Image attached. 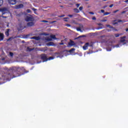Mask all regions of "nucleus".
<instances>
[{"label":"nucleus","mask_w":128,"mask_h":128,"mask_svg":"<svg viewBox=\"0 0 128 128\" xmlns=\"http://www.w3.org/2000/svg\"><path fill=\"white\" fill-rule=\"evenodd\" d=\"M120 10H116L114 11V14H116V12H118Z\"/></svg>","instance_id":"nucleus-35"},{"label":"nucleus","mask_w":128,"mask_h":128,"mask_svg":"<svg viewBox=\"0 0 128 128\" xmlns=\"http://www.w3.org/2000/svg\"><path fill=\"white\" fill-rule=\"evenodd\" d=\"M76 50V48H71L70 50H69V52H70V54H72V52Z\"/></svg>","instance_id":"nucleus-20"},{"label":"nucleus","mask_w":128,"mask_h":128,"mask_svg":"<svg viewBox=\"0 0 128 128\" xmlns=\"http://www.w3.org/2000/svg\"><path fill=\"white\" fill-rule=\"evenodd\" d=\"M68 18H64V20H68Z\"/></svg>","instance_id":"nucleus-44"},{"label":"nucleus","mask_w":128,"mask_h":128,"mask_svg":"<svg viewBox=\"0 0 128 128\" xmlns=\"http://www.w3.org/2000/svg\"><path fill=\"white\" fill-rule=\"evenodd\" d=\"M76 6L77 8H78V7L80 6V4H76Z\"/></svg>","instance_id":"nucleus-40"},{"label":"nucleus","mask_w":128,"mask_h":128,"mask_svg":"<svg viewBox=\"0 0 128 128\" xmlns=\"http://www.w3.org/2000/svg\"><path fill=\"white\" fill-rule=\"evenodd\" d=\"M45 40H47V42H52V38H50V37L46 38Z\"/></svg>","instance_id":"nucleus-17"},{"label":"nucleus","mask_w":128,"mask_h":128,"mask_svg":"<svg viewBox=\"0 0 128 128\" xmlns=\"http://www.w3.org/2000/svg\"><path fill=\"white\" fill-rule=\"evenodd\" d=\"M116 48H120V44L116 45Z\"/></svg>","instance_id":"nucleus-45"},{"label":"nucleus","mask_w":128,"mask_h":128,"mask_svg":"<svg viewBox=\"0 0 128 128\" xmlns=\"http://www.w3.org/2000/svg\"><path fill=\"white\" fill-rule=\"evenodd\" d=\"M116 28H114V30H115L116 32H118V29H115Z\"/></svg>","instance_id":"nucleus-46"},{"label":"nucleus","mask_w":128,"mask_h":128,"mask_svg":"<svg viewBox=\"0 0 128 128\" xmlns=\"http://www.w3.org/2000/svg\"><path fill=\"white\" fill-rule=\"evenodd\" d=\"M26 12H31L32 10H30V9H28Z\"/></svg>","instance_id":"nucleus-34"},{"label":"nucleus","mask_w":128,"mask_h":128,"mask_svg":"<svg viewBox=\"0 0 128 128\" xmlns=\"http://www.w3.org/2000/svg\"><path fill=\"white\" fill-rule=\"evenodd\" d=\"M12 40V38H9L8 40Z\"/></svg>","instance_id":"nucleus-49"},{"label":"nucleus","mask_w":128,"mask_h":128,"mask_svg":"<svg viewBox=\"0 0 128 128\" xmlns=\"http://www.w3.org/2000/svg\"><path fill=\"white\" fill-rule=\"evenodd\" d=\"M106 20H107L106 19H103V20H101V22H106Z\"/></svg>","instance_id":"nucleus-37"},{"label":"nucleus","mask_w":128,"mask_h":128,"mask_svg":"<svg viewBox=\"0 0 128 128\" xmlns=\"http://www.w3.org/2000/svg\"><path fill=\"white\" fill-rule=\"evenodd\" d=\"M74 11L75 12H76V14H78V12H80V10H78V9L76 8H74Z\"/></svg>","instance_id":"nucleus-18"},{"label":"nucleus","mask_w":128,"mask_h":128,"mask_svg":"<svg viewBox=\"0 0 128 128\" xmlns=\"http://www.w3.org/2000/svg\"><path fill=\"white\" fill-rule=\"evenodd\" d=\"M31 40H40V37L33 36V37L31 38Z\"/></svg>","instance_id":"nucleus-13"},{"label":"nucleus","mask_w":128,"mask_h":128,"mask_svg":"<svg viewBox=\"0 0 128 128\" xmlns=\"http://www.w3.org/2000/svg\"><path fill=\"white\" fill-rule=\"evenodd\" d=\"M126 43H124V44H125Z\"/></svg>","instance_id":"nucleus-62"},{"label":"nucleus","mask_w":128,"mask_h":128,"mask_svg":"<svg viewBox=\"0 0 128 128\" xmlns=\"http://www.w3.org/2000/svg\"><path fill=\"white\" fill-rule=\"evenodd\" d=\"M92 20H96V17L94 16V17L92 18Z\"/></svg>","instance_id":"nucleus-36"},{"label":"nucleus","mask_w":128,"mask_h":128,"mask_svg":"<svg viewBox=\"0 0 128 128\" xmlns=\"http://www.w3.org/2000/svg\"><path fill=\"white\" fill-rule=\"evenodd\" d=\"M113 22H114L112 23L113 26H116V24H118V22H126V21H124L120 20H113Z\"/></svg>","instance_id":"nucleus-3"},{"label":"nucleus","mask_w":128,"mask_h":128,"mask_svg":"<svg viewBox=\"0 0 128 128\" xmlns=\"http://www.w3.org/2000/svg\"><path fill=\"white\" fill-rule=\"evenodd\" d=\"M3 4H4V0H0V6H2Z\"/></svg>","instance_id":"nucleus-23"},{"label":"nucleus","mask_w":128,"mask_h":128,"mask_svg":"<svg viewBox=\"0 0 128 128\" xmlns=\"http://www.w3.org/2000/svg\"><path fill=\"white\" fill-rule=\"evenodd\" d=\"M46 46H56V44L54 42H49L46 44Z\"/></svg>","instance_id":"nucleus-6"},{"label":"nucleus","mask_w":128,"mask_h":128,"mask_svg":"<svg viewBox=\"0 0 128 128\" xmlns=\"http://www.w3.org/2000/svg\"><path fill=\"white\" fill-rule=\"evenodd\" d=\"M54 56H50L48 58V60H54Z\"/></svg>","instance_id":"nucleus-25"},{"label":"nucleus","mask_w":128,"mask_h":128,"mask_svg":"<svg viewBox=\"0 0 128 128\" xmlns=\"http://www.w3.org/2000/svg\"><path fill=\"white\" fill-rule=\"evenodd\" d=\"M42 22H48V21L46 20H43L42 21Z\"/></svg>","instance_id":"nucleus-30"},{"label":"nucleus","mask_w":128,"mask_h":128,"mask_svg":"<svg viewBox=\"0 0 128 128\" xmlns=\"http://www.w3.org/2000/svg\"><path fill=\"white\" fill-rule=\"evenodd\" d=\"M68 16H69L70 18H72V16H74V15H72V14H68Z\"/></svg>","instance_id":"nucleus-33"},{"label":"nucleus","mask_w":128,"mask_h":128,"mask_svg":"<svg viewBox=\"0 0 128 128\" xmlns=\"http://www.w3.org/2000/svg\"><path fill=\"white\" fill-rule=\"evenodd\" d=\"M98 26H102V24H99Z\"/></svg>","instance_id":"nucleus-55"},{"label":"nucleus","mask_w":128,"mask_h":128,"mask_svg":"<svg viewBox=\"0 0 128 128\" xmlns=\"http://www.w3.org/2000/svg\"><path fill=\"white\" fill-rule=\"evenodd\" d=\"M64 22H68V20H64Z\"/></svg>","instance_id":"nucleus-51"},{"label":"nucleus","mask_w":128,"mask_h":128,"mask_svg":"<svg viewBox=\"0 0 128 128\" xmlns=\"http://www.w3.org/2000/svg\"><path fill=\"white\" fill-rule=\"evenodd\" d=\"M84 36H84V35L80 36L79 37L76 38V39L78 40V38H84Z\"/></svg>","instance_id":"nucleus-27"},{"label":"nucleus","mask_w":128,"mask_h":128,"mask_svg":"<svg viewBox=\"0 0 128 128\" xmlns=\"http://www.w3.org/2000/svg\"><path fill=\"white\" fill-rule=\"evenodd\" d=\"M10 56L12 58V56H14V53H12V52H10Z\"/></svg>","instance_id":"nucleus-24"},{"label":"nucleus","mask_w":128,"mask_h":128,"mask_svg":"<svg viewBox=\"0 0 128 128\" xmlns=\"http://www.w3.org/2000/svg\"><path fill=\"white\" fill-rule=\"evenodd\" d=\"M126 32H128V28L126 29Z\"/></svg>","instance_id":"nucleus-52"},{"label":"nucleus","mask_w":128,"mask_h":128,"mask_svg":"<svg viewBox=\"0 0 128 128\" xmlns=\"http://www.w3.org/2000/svg\"><path fill=\"white\" fill-rule=\"evenodd\" d=\"M28 36H30V34H27V35L26 36V38H27Z\"/></svg>","instance_id":"nucleus-47"},{"label":"nucleus","mask_w":128,"mask_h":128,"mask_svg":"<svg viewBox=\"0 0 128 128\" xmlns=\"http://www.w3.org/2000/svg\"><path fill=\"white\" fill-rule=\"evenodd\" d=\"M61 8H62V6H61Z\"/></svg>","instance_id":"nucleus-60"},{"label":"nucleus","mask_w":128,"mask_h":128,"mask_svg":"<svg viewBox=\"0 0 128 128\" xmlns=\"http://www.w3.org/2000/svg\"><path fill=\"white\" fill-rule=\"evenodd\" d=\"M28 70H26L24 72V74H28Z\"/></svg>","instance_id":"nucleus-42"},{"label":"nucleus","mask_w":128,"mask_h":128,"mask_svg":"<svg viewBox=\"0 0 128 128\" xmlns=\"http://www.w3.org/2000/svg\"><path fill=\"white\" fill-rule=\"evenodd\" d=\"M104 36H101V38H104Z\"/></svg>","instance_id":"nucleus-56"},{"label":"nucleus","mask_w":128,"mask_h":128,"mask_svg":"<svg viewBox=\"0 0 128 128\" xmlns=\"http://www.w3.org/2000/svg\"><path fill=\"white\" fill-rule=\"evenodd\" d=\"M32 10H36V9L34 8H32Z\"/></svg>","instance_id":"nucleus-48"},{"label":"nucleus","mask_w":128,"mask_h":128,"mask_svg":"<svg viewBox=\"0 0 128 128\" xmlns=\"http://www.w3.org/2000/svg\"><path fill=\"white\" fill-rule=\"evenodd\" d=\"M101 12H102V14L104 13V10H101Z\"/></svg>","instance_id":"nucleus-41"},{"label":"nucleus","mask_w":128,"mask_h":128,"mask_svg":"<svg viewBox=\"0 0 128 128\" xmlns=\"http://www.w3.org/2000/svg\"><path fill=\"white\" fill-rule=\"evenodd\" d=\"M106 8V6H104V8Z\"/></svg>","instance_id":"nucleus-54"},{"label":"nucleus","mask_w":128,"mask_h":128,"mask_svg":"<svg viewBox=\"0 0 128 128\" xmlns=\"http://www.w3.org/2000/svg\"><path fill=\"white\" fill-rule=\"evenodd\" d=\"M64 16H65L64 14H62L61 16H58L59 18H64Z\"/></svg>","instance_id":"nucleus-32"},{"label":"nucleus","mask_w":128,"mask_h":128,"mask_svg":"<svg viewBox=\"0 0 128 128\" xmlns=\"http://www.w3.org/2000/svg\"><path fill=\"white\" fill-rule=\"evenodd\" d=\"M34 26V22H31L27 23V26L30 27V26Z\"/></svg>","instance_id":"nucleus-9"},{"label":"nucleus","mask_w":128,"mask_h":128,"mask_svg":"<svg viewBox=\"0 0 128 128\" xmlns=\"http://www.w3.org/2000/svg\"><path fill=\"white\" fill-rule=\"evenodd\" d=\"M40 57L43 62H48V56H46V54H42L40 55Z\"/></svg>","instance_id":"nucleus-2"},{"label":"nucleus","mask_w":128,"mask_h":128,"mask_svg":"<svg viewBox=\"0 0 128 128\" xmlns=\"http://www.w3.org/2000/svg\"><path fill=\"white\" fill-rule=\"evenodd\" d=\"M83 8H84V7H82V6H80V7L79 8V10H82Z\"/></svg>","instance_id":"nucleus-29"},{"label":"nucleus","mask_w":128,"mask_h":128,"mask_svg":"<svg viewBox=\"0 0 128 128\" xmlns=\"http://www.w3.org/2000/svg\"><path fill=\"white\" fill-rule=\"evenodd\" d=\"M88 14H94V12H88Z\"/></svg>","instance_id":"nucleus-31"},{"label":"nucleus","mask_w":128,"mask_h":128,"mask_svg":"<svg viewBox=\"0 0 128 128\" xmlns=\"http://www.w3.org/2000/svg\"><path fill=\"white\" fill-rule=\"evenodd\" d=\"M8 2L10 4H12V6L16 4V0H8Z\"/></svg>","instance_id":"nucleus-5"},{"label":"nucleus","mask_w":128,"mask_h":128,"mask_svg":"<svg viewBox=\"0 0 128 128\" xmlns=\"http://www.w3.org/2000/svg\"><path fill=\"white\" fill-rule=\"evenodd\" d=\"M120 36V34H115L116 38H118V36Z\"/></svg>","instance_id":"nucleus-26"},{"label":"nucleus","mask_w":128,"mask_h":128,"mask_svg":"<svg viewBox=\"0 0 128 128\" xmlns=\"http://www.w3.org/2000/svg\"><path fill=\"white\" fill-rule=\"evenodd\" d=\"M50 38H52V40H56V35H50Z\"/></svg>","instance_id":"nucleus-15"},{"label":"nucleus","mask_w":128,"mask_h":128,"mask_svg":"<svg viewBox=\"0 0 128 128\" xmlns=\"http://www.w3.org/2000/svg\"><path fill=\"white\" fill-rule=\"evenodd\" d=\"M22 42H24V40H22Z\"/></svg>","instance_id":"nucleus-57"},{"label":"nucleus","mask_w":128,"mask_h":128,"mask_svg":"<svg viewBox=\"0 0 128 128\" xmlns=\"http://www.w3.org/2000/svg\"><path fill=\"white\" fill-rule=\"evenodd\" d=\"M24 8V5L22 4H20L16 6V8Z\"/></svg>","instance_id":"nucleus-12"},{"label":"nucleus","mask_w":128,"mask_h":128,"mask_svg":"<svg viewBox=\"0 0 128 128\" xmlns=\"http://www.w3.org/2000/svg\"><path fill=\"white\" fill-rule=\"evenodd\" d=\"M0 10H2V12H4V11L6 10V8H2V10L0 9Z\"/></svg>","instance_id":"nucleus-28"},{"label":"nucleus","mask_w":128,"mask_h":128,"mask_svg":"<svg viewBox=\"0 0 128 128\" xmlns=\"http://www.w3.org/2000/svg\"><path fill=\"white\" fill-rule=\"evenodd\" d=\"M126 36H122V37H121L120 38V42H126Z\"/></svg>","instance_id":"nucleus-11"},{"label":"nucleus","mask_w":128,"mask_h":128,"mask_svg":"<svg viewBox=\"0 0 128 128\" xmlns=\"http://www.w3.org/2000/svg\"><path fill=\"white\" fill-rule=\"evenodd\" d=\"M4 35L2 33H0V42L4 40Z\"/></svg>","instance_id":"nucleus-10"},{"label":"nucleus","mask_w":128,"mask_h":128,"mask_svg":"<svg viewBox=\"0 0 128 128\" xmlns=\"http://www.w3.org/2000/svg\"><path fill=\"white\" fill-rule=\"evenodd\" d=\"M72 46H74V42L72 40L68 43V47Z\"/></svg>","instance_id":"nucleus-8"},{"label":"nucleus","mask_w":128,"mask_h":128,"mask_svg":"<svg viewBox=\"0 0 128 128\" xmlns=\"http://www.w3.org/2000/svg\"><path fill=\"white\" fill-rule=\"evenodd\" d=\"M108 0H103V2H106Z\"/></svg>","instance_id":"nucleus-53"},{"label":"nucleus","mask_w":128,"mask_h":128,"mask_svg":"<svg viewBox=\"0 0 128 128\" xmlns=\"http://www.w3.org/2000/svg\"><path fill=\"white\" fill-rule=\"evenodd\" d=\"M24 68L20 67L13 66L11 68V70L12 73H9L8 74V76L9 78H18L24 74L22 72Z\"/></svg>","instance_id":"nucleus-1"},{"label":"nucleus","mask_w":128,"mask_h":128,"mask_svg":"<svg viewBox=\"0 0 128 128\" xmlns=\"http://www.w3.org/2000/svg\"><path fill=\"white\" fill-rule=\"evenodd\" d=\"M5 34L6 36H10V29H7V31L5 32Z\"/></svg>","instance_id":"nucleus-14"},{"label":"nucleus","mask_w":128,"mask_h":128,"mask_svg":"<svg viewBox=\"0 0 128 128\" xmlns=\"http://www.w3.org/2000/svg\"><path fill=\"white\" fill-rule=\"evenodd\" d=\"M66 26H70V24H66Z\"/></svg>","instance_id":"nucleus-43"},{"label":"nucleus","mask_w":128,"mask_h":128,"mask_svg":"<svg viewBox=\"0 0 128 128\" xmlns=\"http://www.w3.org/2000/svg\"><path fill=\"white\" fill-rule=\"evenodd\" d=\"M92 46V45H90V43L86 42L84 46H83V48L86 50L88 48V46Z\"/></svg>","instance_id":"nucleus-7"},{"label":"nucleus","mask_w":128,"mask_h":128,"mask_svg":"<svg viewBox=\"0 0 128 128\" xmlns=\"http://www.w3.org/2000/svg\"><path fill=\"white\" fill-rule=\"evenodd\" d=\"M59 44H60V46H64V42H60Z\"/></svg>","instance_id":"nucleus-38"},{"label":"nucleus","mask_w":128,"mask_h":128,"mask_svg":"<svg viewBox=\"0 0 128 128\" xmlns=\"http://www.w3.org/2000/svg\"><path fill=\"white\" fill-rule=\"evenodd\" d=\"M106 26L107 28H114V26H110V24H106Z\"/></svg>","instance_id":"nucleus-21"},{"label":"nucleus","mask_w":128,"mask_h":128,"mask_svg":"<svg viewBox=\"0 0 128 128\" xmlns=\"http://www.w3.org/2000/svg\"><path fill=\"white\" fill-rule=\"evenodd\" d=\"M32 50H34V48H30L29 47L27 48V52H32Z\"/></svg>","instance_id":"nucleus-16"},{"label":"nucleus","mask_w":128,"mask_h":128,"mask_svg":"<svg viewBox=\"0 0 128 128\" xmlns=\"http://www.w3.org/2000/svg\"><path fill=\"white\" fill-rule=\"evenodd\" d=\"M114 6V4H110V6H109V8H112Z\"/></svg>","instance_id":"nucleus-39"},{"label":"nucleus","mask_w":128,"mask_h":128,"mask_svg":"<svg viewBox=\"0 0 128 128\" xmlns=\"http://www.w3.org/2000/svg\"><path fill=\"white\" fill-rule=\"evenodd\" d=\"M128 2V0H126L124 1V2Z\"/></svg>","instance_id":"nucleus-50"},{"label":"nucleus","mask_w":128,"mask_h":128,"mask_svg":"<svg viewBox=\"0 0 128 128\" xmlns=\"http://www.w3.org/2000/svg\"><path fill=\"white\" fill-rule=\"evenodd\" d=\"M76 30L78 32H82V29L80 28V27H78L76 28Z\"/></svg>","instance_id":"nucleus-19"},{"label":"nucleus","mask_w":128,"mask_h":128,"mask_svg":"<svg viewBox=\"0 0 128 128\" xmlns=\"http://www.w3.org/2000/svg\"><path fill=\"white\" fill-rule=\"evenodd\" d=\"M122 14H124V12H122Z\"/></svg>","instance_id":"nucleus-58"},{"label":"nucleus","mask_w":128,"mask_h":128,"mask_svg":"<svg viewBox=\"0 0 128 128\" xmlns=\"http://www.w3.org/2000/svg\"><path fill=\"white\" fill-rule=\"evenodd\" d=\"M4 18H6V16H5V17H4Z\"/></svg>","instance_id":"nucleus-61"},{"label":"nucleus","mask_w":128,"mask_h":128,"mask_svg":"<svg viewBox=\"0 0 128 128\" xmlns=\"http://www.w3.org/2000/svg\"><path fill=\"white\" fill-rule=\"evenodd\" d=\"M108 14H110V12H106L104 13V16H108Z\"/></svg>","instance_id":"nucleus-22"},{"label":"nucleus","mask_w":128,"mask_h":128,"mask_svg":"<svg viewBox=\"0 0 128 128\" xmlns=\"http://www.w3.org/2000/svg\"><path fill=\"white\" fill-rule=\"evenodd\" d=\"M2 60H4V58H3V59H2Z\"/></svg>","instance_id":"nucleus-59"},{"label":"nucleus","mask_w":128,"mask_h":128,"mask_svg":"<svg viewBox=\"0 0 128 128\" xmlns=\"http://www.w3.org/2000/svg\"><path fill=\"white\" fill-rule=\"evenodd\" d=\"M25 20L26 22H32L34 20V18L32 16H26Z\"/></svg>","instance_id":"nucleus-4"}]
</instances>
